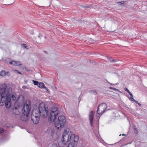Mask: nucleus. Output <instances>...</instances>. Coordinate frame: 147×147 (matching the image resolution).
I'll list each match as a JSON object with an SVG mask.
<instances>
[{"mask_svg": "<svg viewBox=\"0 0 147 147\" xmlns=\"http://www.w3.org/2000/svg\"><path fill=\"white\" fill-rule=\"evenodd\" d=\"M38 74L40 76V75L39 74Z\"/></svg>", "mask_w": 147, "mask_h": 147, "instance_id": "obj_37", "label": "nucleus"}, {"mask_svg": "<svg viewBox=\"0 0 147 147\" xmlns=\"http://www.w3.org/2000/svg\"><path fill=\"white\" fill-rule=\"evenodd\" d=\"M38 87L40 88H44L45 87V85L42 82H39Z\"/></svg>", "mask_w": 147, "mask_h": 147, "instance_id": "obj_11", "label": "nucleus"}, {"mask_svg": "<svg viewBox=\"0 0 147 147\" xmlns=\"http://www.w3.org/2000/svg\"><path fill=\"white\" fill-rule=\"evenodd\" d=\"M31 110L30 105L27 104H24L22 109V114L20 119L21 120L26 121L28 120V114Z\"/></svg>", "mask_w": 147, "mask_h": 147, "instance_id": "obj_5", "label": "nucleus"}, {"mask_svg": "<svg viewBox=\"0 0 147 147\" xmlns=\"http://www.w3.org/2000/svg\"><path fill=\"white\" fill-rule=\"evenodd\" d=\"M59 113L58 108L56 107H53L51 109L48 121L50 123L54 122L55 127L58 130H60L65 123L66 120L65 117L63 116H59L57 119H56V117Z\"/></svg>", "mask_w": 147, "mask_h": 147, "instance_id": "obj_3", "label": "nucleus"}, {"mask_svg": "<svg viewBox=\"0 0 147 147\" xmlns=\"http://www.w3.org/2000/svg\"><path fill=\"white\" fill-rule=\"evenodd\" d=\"M11 112L12 113L15 115H18L20 114V111L19 110V107H14L13 108H12L11 109Z\"/></svg>", "mask_w": 147, "mask_h": 147, "instance_id": "obj_8", "label": "nucleus"}, {"mask_svg": "<svg viewBox=\"0 0 147 147\" xmlns=\"http://www.w3.org/2000/svg\"><path fill=\"white\" fill-rule=\"evenodd\" d=\"M15 70V71H17L18 73H19V74H21V73H20V72H19L18 71H17V70Z\"/></svg>", "mask_w": 147, "mask_h": 147, "instance_id": "obj_30", "label": "nucleus"}, {"mask_svg": "<svg viewBox=\"0 0 147 147\" xmlns=\"http://www.w3.org/2000/svg\"><path fill=\"white\" fill-rule=\"evenodd\" d=\"M74 137V134L72 133L70 129H65L63 134L62 141L58 143V145L60 147H65V145L68 143Z\"/></svg>", "mask_w": 147, "mask_h": 147, "instance_id": "obj_4", "label": "nucleus"}, {"mask_svg": "<svg viewBox=\"0 0 147 147\" xmlns=\"http://www.w3.org/2000/svg\"><path fill=\"white\" fill-rule=\"evenodd\" d=\"M43 52L45 53H47V52L46 51H44Z\"/></svg>", "mask_w": 147, "mask_h": 147, "instance_id": "obj_34", "label": "nucleus"}, {"mask_svg": "<svg viewBox=\"0 0 147 147\" xmlns=\"http://www.w3.org/2000/svg\"><path fill=\"white\" fill-rule=\"evenodd\" d=\"M109 88L111 89H113L115 91H119V90L118 89H117L115 88H113V87H110Z\"/></svg>", "mask_w": 147, "mask_h": 147, "instance_id": "obj_18", "label": "nucleus"}, {"mask_svg": "<svg viewBox=\"0 0 147 147\" xmlns=\"http://www.w3.org/2000/svg\"><path fill=\"white\" fill-rule=\"evenodd\" d=\"M128 98L131 99L132 101L135 102L136 103L138 104V102L137 101L135 100L133 98V97H128Z\"/></svg>", "mask_w": 147, "mask_h": 147, "instance_id": "obj_13", "label": "nucleus"}, {"mask_svg": "<svg viewBox=\"0 0 147 147\" xmlns=\"http://www.w3.org/2000/svg\"><path fill=\"white\" fill-rule=\"evenodd\" d=\"M48 109L44 102H41L38 109H34L32 112L31 120L34 124H38L40 120V116L46 117L48 115Z\"/></svg>", "mask_w": 147, "mask_h": 147, "instance_id": "obj_2", "label": "nucleus"}, {"mask_svg": "<svg viewBox=\"0 0 147 147\" xmlns=\"http://www.w3.org/2000/svg\"><path fill=\"white\" fill-rule=\"evenodd\" d=\"M32 82L34 83V85H37L38 86L39 83H38V81L34 80H33Z\"/></svg>", "mask_w": 147, "mask_h": 147, "instance_id": "obj_14", "label": "nucleus"}, {"mask_svg": "<svg viewBox=\"0 0 147 147\" xmlns=\"http://www.w3.org/2000/svg\"><path fill=\"white\" fill-rule=\"evenodd\" d=\"M127 92L131 96L130 97H133L132 94L129 91V90H128L127 91Z\"/></svg>", "mask_w": 147, "mask_h": 147, "instance_id": "obj_20", "label": "nucleus"}, {"mask_svg": "<svg viewBox=\"0 0 147 147\" xmlns=\"http://www.w3.org/2000/svg\"><path fill=\"white\" fill-rule=\"evenodd\" d=\"M108 83H109V84H111V85H114V84H112V83H110L109 82H108Z\"/></svg>", "mask_w": 147, "mask_h": 147, "instance_id": "obj_32", "label": "nucleus"}, {"mask_svg": "<svg viewBox=\"0 0 147 147\" xmlns=\"http://www.w3.org/2000/svg\"><path fill=\"white\" fill-rule=\"evenodd\" d=\"M15 70V71H17L18 73H19V74H21V73H20V72H19L18 71H17V70Z\"/></svg>", "mask_w": 147, "mask_h": 147, "instance_id": "obj_29", "label": "nucleus"}, {"mask_svg": "<svg viewBox=\"0 0 147 147\" xmlns=\"http://www.w3.org/2000/svg\"><path fill=\"white\" fill-rule=\"evenodd\" d=\"M3 131V129L1 128H0V133H1Z\"/></svg>", "mask_w": 147, "mask_h": 147, "instance_id": "obj_25", "label": "nucleus"}, {"mask_svg": "<svg viewBox=\"0 0 147 147\" xmlns=\"http://www.w3.org/2000/svg\"><path fill=\"white\" fill-rule=\"evenodd\" d=\"M124 90L126 92H127V91L128 90V89L126 88H124Z\"/></svg>", "mask_w": 147, "mask_h": 147, "instance_id": "obj_27", "label": "nucleus"}, {"mask_svg": "<svg viewBox=\"0 0 147 147\" xmlns=\"http://www.w3.org/2000/svg\"><path fill=\"white\" fill-rule=\"evenodd\" d=\"M9 63L12 64L14 65H20L22 64L21 62L19 61H11L9 62Z\"/></svg>", "mask_w": 147, "mask_h": 147, "instance_id": "obj_10", "label": "nucleus"}, {"mask_svg": "<svg viewBox=\"0 0 147 147\" xmlns=\"http://www.w3.org/2000/svg\"><path fill=\"white\" fill-rule=\"evenodd\" d=\"M89 92L91 94H93L95 95L96 94H97L96 92L93 90H90Z\"/></svg>", "mask_w": 147, "mask_h": 147, "instance_id": "obj_15", "label": "nucleus"}, {"mask_svg": "<svg viewBox=\"0 0 147 147\" xmlns=\"http://www.w3.org/2000/svg\"><path fill=\"white\" fill-rule=\"evenodd\" d=\"M107 106L105 103H102L98 107L96 113L98 114L102 115L106 111Z\"/></svg>", "mask_w": 147, "mask_h": 147, "instance_id": "obj_6", "label": "nucleus"}, {"mask_svg": "<svg viewBox=\"0 0 147 147\" xmlns=\"http://www.w3.org/2000/svg\"><path fill=\"white\" fill-rule=\"evenodd\" d=\"M111 62L115 61V60H113L112 61H111Z\"/></svg>", "mask_w": 147, "mask_h": 147, "instance_id": "obj_35", "label": "nucleus"}, {"mask_svg": "<svg viewBox=\"0 0 147 147\" xmlns=\"http://www.w3.org/2000/svg\"><path fill=\"white\" fill-rule=\"evenodd\" d=\"M51 147H58V146L56 144H53L52 145Z\"/></svg>", "mask_w": 147, "mask_h": 147, "instance_id": "obj_23", "label": "nucleus"}, {"mask_svg": "<svg viewBox=\"0 0 147 147\" xmlns=\"http://www.w3.org/2000/svg\"><path fill=\"white\" fill-rule=\"evenodd\" d=\"M84 7L85 8H88V7H89L88 6H84Z\"/></svg>", "mask_w": 147, "mask_h": 147, "instance_id": "obj_33", "label": "nucleus"}, {"mask_svg": "<svg viewBox=\"0 0 147 147\" xmlns=\"http://www.w3.org/2000/svg\"><path fill=\"white\" fill-rule=\"evenodd\" d=\"M24 82H25V83H26L27 81H24Z\"/></svg>", "mask_w": 147, "mask_h": 147, "instance_id": "obj_36", "label": "nucleus"}, {"mask_svg": "<svg viewBox=\"0 0 147 147\" xmlns=\"http://www.w3.org/2000/svg\"><path fill=\"white\" fill-rule=\"evenodd\" d=\"M6 74L5 71H2L0 72V75L1 76H5Z\"/></svg>", "mask_w": 147, "mask_h": 147, "instance_id": "obj_12", "label": "nucleus"}, {"mask_svg": "<svg viewBox=\"0 0 147 147\" xmlns=\"http://www.w3.org/2000/svg\"><path fill=\"white\" fill-rule=\"evenodd\" d=\"M138 104L140 106H141V104H140L138 103Z\"/></svg>", "mask_w": 147, "mask_h": 147, "instance_id": "obj_31", "label": "nucleus"}, {"mask_svg": "<svg viewBox=\"0 0 147 147\" xmlns=\"http://www.w3.org/2000/svg\"><path fill=\"white\" fill-rule=\"evenodd\" d=\"M78 140V137L74 134V137L71 139L67 147H76Z\"/></svg>", "mask_w": 147, "mask_h": 147, "instance_id": "obj_7", "label": "nucleus"}, {"mask_svg": "<svg viewBox=\"0 0 147 147\" xmlns=\"http://www.w3.org/2000/svg\"><path fill=\"white\" fill-rule=\"evenodd\" d=\"M117 3L119 5H122L124 4V2L123 1H122L121 2H117Z\"/></svg>", "mask_w": 147, "mask_h": 147, "instance_id": "obj_22", "label": "nucleus"}, {"mask_svg": "<svg viewBox=\"0 0 147 147\" xmlns=\"http://www.w3.org/2000/svg\"><path fill=\"white\" fill-rule=\"evenodd\" d=\"M123 135H125L124 134H123Z\"/></svg>", "mask_w": 147, "mask_h": 147, "instance_id": "obj_38", "label": "nucleus"}, {"mask_svg": "<svg viewBox=\"0 0 147 147\" xmlns=\"http://www.w3.org/2000/svg\"><path fill=\"white\" fill-rule=\"evenodd\" d=\"M26 87V86H22V88L24 89H25Z\"/></svg>", "mask_w": 147, "mask_h": 147, "instance_id": "obj_28", "label": "nucleus"}, {"mask_svg": "<svg viewBox=\"0 0 147 147\" xmlns=\"http://www.w3.org/2000/svg\"><path fill=\"white\" fill-rule=\"evenodd\" d=\"M127 92L131 96L130 97H133L132 94L129 91V90H128L127 91Z\"/></svg>", "mask_w": 147, "mask_h": 147, "instance_id": "obj_19", "label": "nucleus"}, {"mask_svg": "<svg viewBox=\"0 0 147 147\" xmlns=\"http://www.w3.org/2000/svg\"><path fill=\"white\" fill-rule=\"evenodd\" d=\"M21 45L22 46L24 47L25 48H26V49H28V48H27L26 47V44H22Z\"/></svg>", "mask_w": 147, "mask_h": 147, "instance_id": "obj_24", "label": "nucleus"}, {"mask_svg": "<svg viewBox=\"0 0 147 147\" xmlns=\"http://www.w3.org/2000/svg\"><path fill=\"white\" fill-rule=\"evenodd\" d=\"M12 92L11 87L7 88L5 84H2L0 87V105H3L5 104L7 108H9L11 106L10 96Z\"/></svg>", "mask_w": 147, "mask_h": 147, "instance_id": "obj_1", "label": "nucleus"}, {"mask_svg": "<svg viewBox=\"0 0 147 147\" xmlns=\"http://www.w3.org/2000/svg\"><path fill=\"white\" fill-rule=\"evenodd\" d=\"M134 128L135 129L134 132L136 134H137L138 132V130L136 127H134Z\"/></svg>", "mask_w": 147, "mask_h": 147, "instance_id": "obj_17", "label": "nucleus"}, {"mask_svg": "<svg viewBox=\"0 0 147 147\" xmlns=\"http://www.w3.org/2000/svg\"><path fill=\"white\" fill-rule=\"evenodd\" d=\"M94 112L93 111H91L89 115V119L90 121V123L91 126H93L92 124L93 119Z\"/></svg>", "mask_w": 147, "mask_h": 147, "instance_id": "obj_9", "label": "nucleus"}, {"mask_svg": "<svg viewBox=\"0 0 147 147\" xmlns=\"http://www.w3.org/2000/svg\"><path fill=\"white\" fill-rule=\"evenodd\" d=\"M127 92L131 96L130 97H133L132 94L129 91V90H128L127 91Z\"/></svg>", "mask_w": 147, "mask_h": 147, "instance_id": "obj_21", "label": "nucleus"}, {"mask_svg": "<svg viewBox=\"0 0 147 147\" xmlns=\"http://www.w3.org/2000/svg\"><path fill=\"white\" fill-rule=\"evenodd\" d=\"M44 88L45 89V90L47 91V92H49L48 89L45 86V88Z\"/></svg>", "mask_w": 147, "mask_h": 147, "instance_id": "obj_26", "label": "nucleus"}, {"mask_svg": "<svg viewBox=\"0 0 147 147\" xmlns=\"http://www.w3.org/2000/svg\"><path fill=\"white\" fill-rule=\"evenodd\" d=\"M11 99L13 100H14L16 99V98L15 95L14 94H12L11 96Z\"/></svg>", "mask_w": 147, "mask_h": 147, "instance_id": "obj_16", "label": "nucleus"}]
</instances>
